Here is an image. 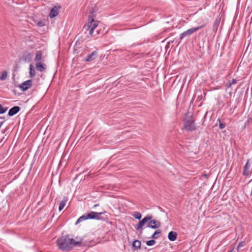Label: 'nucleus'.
Returning <instances> with one entry per match:
<instances>
[{
	"label": "nucleus",
	"mask_w": 252,
	"mask_h": 252,
	"mask_svg": "<svg viewBox=\"0 0 252 252\" xmlns=\"http://www.w3.org/2000/svg\"><path fill=\"white\" fill-rule=\"evenodd\" d=\"M82 240L81 238L74 239L68 236H64L59 239L57 241L59 248L63 251H70L75 247L80 246Z\"/></svg>",
	"instance_id": "f257e3e1"
},
{
	"label": "nucleus",
	"mask_w": 252,
	"mask_h": 252,
	"mask_svg": "<svg viewBox=\"0 0 252 252\" xmlns=\"http://www.w3.org/2000/svg\"><path fill=\"white\" fill-rule=\"evenodd\" d=\"M103 212H95L91 211L89 213L85 214L84 215L81 216L77 220L75 224H77L78 223L82 222L85 220L88 219H95V220H100V216L103 214Z\"/></svg>",
	"instance_id": "f03ea898"
},
{
	"label": "nucleus",
	"mask_w": 252,
	"mask_h": 252,
	"mask_svg": "<svg viewBox=\"0 0 252 252\" xmlns=\"http://www.w3.org/2000/svg\"><path fill=\"white\" fill-rule=\"evenodd\" d=\"M93 17L89 19L88 23L87 26H84V28L89 31L90 35H93L94 30L98 26L99 22L97 20H94Z\"/></svg>",
	"instance_id": "7ed1b4c3"
},
{
	"label": "nucleus",
	"mask_w": 252,
	"mask_h": 252,
	"mask_svg": "<svg viewBox=\"0 0 252 252\" xmlns=\"http://www.w3.org/2000/svg\"><path fill=\"white\" fill-rule=\"evenodd\" d=\"M184 126L187 131H193L195 129V126L191 116H187L184 120Z\"/></svg>",
	"instance_id": "20e7f679"
},
{
	"label": "nucleus",
	"mask_w": 252,
	"mask_h": 252,
	"mask_svg": "<svg viewBox=\"0 0 252 252\" xmlns=\"http://www.w3.org/2000/svg\"><path fill=\"white\" fill-rule=\"evenodd\" d=\"M153 216L151 215H147L142 220H140L138 224L135 226V229L137 230H140L142 229L143 225L146 223L148 222V221L152 220Z\"/></svg>",
	"instance_id": "39448f33"
},
{
	"label": "nucleus",
	"mask_w": 252,
	"mask_h": 252,
	"mask_svg": "<svg viewBox=\"0 0 252 252\" xmlns=\"http://www.w3.org/2000/svg\"><path fill=\"white\" fill-rule=\"evenodd\" d=\"M203 26H204V25L200 26H199V27H197L196 28H191V29H189L187 30L186 31L183 32L182 33H181L180 34V39H182L186 36L191 35L194 32H195L197 31L198 30H199V29H201Z\"/></svg>",
	"instance_id": "423d86ee"
},
{
	"label": "nucleus",
	"mask_w": 252,
	"mask_h": 252,
	"mask_svg": "<svg viewBox=\"0 0 252 252\" xmlns=\"http://www.w3.org/2000/svg\"><path fill=\"white\" fill-rule=\"evenodd\" d=\"M161 225L160 221L155 220H151L148 221L147 224V227L151 228L153 229H157L159 228Z\"/></svg>",
	"instance_id": "0eeeda50"
},
{
	"label": "nucleus",
	"mask_w": 252,
	"mask_h": 252,
	"mask_svg": "<svg viewBox=\"0 0 252 252\" xmlns=\"http://www.w3.org/2000/svg\"><path fill=\"white\" fill-rule=\"evenodd\" d=\"M32 82L31 80H27L20 84L19 85V88L23 91H26L31 87L32 85Z\"/></svg>",
	"instance_id": "6e6552de"
},
{
	"label": "nucleus",
	"mask_w": 252,
	"mask_h": 252,
	"mask_svg": "<svg viewBox=\"0 0 252 252\" xmlns=\"http://www.w3.org/2000/svg\"><path fill=\"white\" fill-rule=\"evenodd\" d=\"M61 8V7L60 5H55L51 9L49 16H57L59 14V11Z\"/></svg>",
	"instance_id": "1a4fd4ad"
},
{
	"label": "nucleus",
	"mask_w": 252,
	"mask_h": 252,
	"mask_svg": "<svg viewBox=\"0 0 252 252\" xmlns=\"http://www.w3.org/2000/svg\"><path fill=\"white\" fill-rule=\"evenodd\" d=\"M20 110V108L19 106H14L10 109L8 111V115L9 116H13L16 114H17Z\"/></svg>",
	"instance_id": "9d476101"
},
{
	"label": "nucleus",
	"mask_w": 252,
	"mask_h": 252,
	"mask_svg": "<svg viewBox=\"0 0 252 252\" xmlns=\"http://www.w3.org/2000/svg\"><path fill=\"white\" fill-rule=\"evenodd\" d=\"M97 56V52L96 51H94L93 53H92L91 54L89 55L86 59H85V61L87 62H91L94 61Z\"/></svg>",
	"instance_id": "9b49d317"
},
{
	"label": "nucleus",
	"mask_w": 252,
	"mask_h": 252,
	"mask_svg": "<svg viewBox=\"0 0 252 252\" xmlns=\"http://www.w3.org/2000/svg\"><path fill=\"white\" fill-rule=\"evenodd\" d=\"M251 167V164L249 163V161L246 163L244 166V169L243 172V174L245 176H248L250 173L251 171L250 170V168Z\"/></svg>",
	"instance_id": "f8f14e48"
},
{
	"label": "nucleus",
	"mask_w": 252,
	"mask_h": 252,
	"mask_svg": "<svg viewBox=\"0 0 252 252\" xmlns=\"http://www.w3.org/2000/svg\"><path fill=\"white\" fill-rule=\"evenodd\" d=\"M177 237V233L174 231H170L168 235V238L171 241L176 240Z\"/></svg>",
	"instance_id": "ddd939ff"
},
{
	"label": "nucleus",
	"mask_w": 252,
	"mask_h": 252,
	"mask_svg": "<svg viewBox=\"0 0 252 252\" xmlns=\"http://www.w3.org/2000/svg\"><path fill=\"white\" fill-rule=\"evenodd\" d=\"M68 200V198L66 197H63V199L60 202L59 204V211H62L64 206H65V204Z\"/></svg>",
	"instance_id": "4468645a"
},
{
	"label": "nucleus",
	"mask_w": 252,
	"mask_h": 252,
	"mask_svg": "<svg viewBox=\"0 0 252 252\" xmlns=\"http://www.w3.org/2000/svg\"><path fill=\"white\" fill-rule=\"evenodd\" d=\"M36 68L38 71L40 72L43 71L45 69L44 65L41 62H37L36 63Z\"/></svg>",
	"instance_id": "2eb2a0df"
},
{
	"label": "nucleus",
	"mask_w": 252,
	"mask_h": 252,
	"mask_svg": "<svg viewBox=\"0 0 252 252\" xmlns=\"http://www.w3.org/2000/svg\"><path fill=\"white\" fill-rule=\"evenodd\" d=\"M42 59V55L40 51H37L36 53V56L35 61L37 62H41Z\"/></svg>",
	"instance_id": "dca6fc26"
},
{
	"label": "nucleus",
	"mask_w": 252,
	"mask_h": 252,
	"mask_svg": "<svg viewBox=\"0 0 252 252\" xmlns=\"http://www.w3.org/2000/svg\"><path fill=\"white\" fill-rule=\"evenodd\" d=\"M35 75V70L34 69V66L31 64L30 65V72H29V75L30 77L32 78L34 77Z\"/></svg>",
	"instance_id": "f3484780"
},
{
	"label": "nucleus",
	"mask_w": 252,
	"mask_h": 252,
	"mask_svg": "<svg viewBox=\"0 0 252 252\" xmlns=\"http://www.w3.org/2000/svg\"><path fill=\"white\" fill-rule=\"evenodd\" d=\"M33 55L31 53H28L26 56L25 60L26 62H30L32 59Z\"/></svg>",
	"instance_id": "a211bd4d"
},
{
	"label": "nucleus",
	"mask_w": 252,
	"mask_h": 252,
	"mask_svg": "<svg viewBox=\"0 0 252 252\" xmlns=\"http://www.w3.org/2000/svg\"><path fill=\"white\" fill-rule=\"evenodd\" d=\"M132 246L136 249L140 248L141 246V242L138 240H135L133 242Z\"/></svg>",
	"instance_id": "6ab92c4d"
},
{
	"label": "nucleus",
	"mask_w": 252,
	"mask_h": 252,
	"mask_svg": "<svg viewBox=\"0 0 252 252\" xmlns=\"http://www.w3.org/2000/svg\"><path fill=\"white\" fill-rule=\"evenodd\" d=\"M7 76V72L6 71H3L0 76V80L2 81L4 80L6 78Z\"/></svg>",
	"instance_id": "aec40b11"
},
{
	"label": "nucleus",
	"mask_w": 252,
	"mask_h": 252,
	"mask_svg": "<svg viewBox=\"0 0 252 252\" xmlns=\"http://www.w3.org/2000/svg\"><path fill=\"white\" fill-rule=\"evenodd\" d=\"M161 231L160 230H157L152 236V238L153 239H157L158 238V234H160Z\"/></svg>",
	"instance_id": "412c9836"
},
{
	"label": "nucleus",
	"mask_w": 252,
	"mask_h": 252,
	"mask_svg": "<svg viewBox=\"0 0 252 252\" xmlns=\"http://www.w3.org/2000/svg\"><path fill=\"white\" fill-rule=\"evenodd\" d=\"M133 216L137 220H140L141 218V214L138 212H134Z\"/></svg>",
	"instance_id": "4be33fe9"
},
{
	"label": "nucleus",
	"mask_w": 252,
	"mask_h": 252,
	"mask_svg": "<svg viewBox=\"0 0 252 252\" xmlns=\"http://www.w3.org/2000/svg\"><path fill=\"white\" fill-rule=\"evenodd\" d=\"M37 25L38 27H42L46 25V21L43 20L40 21H38L37 23Z\"/></svg>",
	"instance_id": "5701e85b"
},
{
	"label": "nucleus",
	"mask_w": 252,
	"mask_h": 252,
	"mask_svg": "<svg viewBox=\"0 0 252 252\" xmlns=\"http://www.w3.org/2000/svg\"><path fill=\"white\" fill-rule=\"evenodd\" d=\"M156 244V241L154 240H151L146 242V244L148 246H153Z\"/></svg>",
	"instance_id": "b1692460"
},
{
	"label": "nucleus",
	"mask_w": 252,
	"mask_h": 252,
	"mask_svg": "<svg viewBox=\"0 0 252 252\" xmlns=\"http://www.w3.org/2000/svg\"><path fill=\"white\" fill-rule=\"evenodd\" d=\"M7 110V108H4L1 104H0V114H3L5 113Z\"/></svg>",
	"instance_id": "393cba45"
},
{
	"label": "nucleus",
	"mask_w": 252,
	"mask_h": 252,
	"mask_svg": "<svg viewBox=\"0 0 252 252\" xmlns=\"http://www.w3.org/2000/svg\"><path fill=\"white\" fill-rule=\"evenodd\" d=\"M97 10V8L96 7V6H95L90 10V13L92 14H93L94 13L96 12Z\"/></svg>",
	"instance_id": "a878e982"
},
{
	"label": "nucleus",
	"mask_w": 252,
	"mask_h": 252,
	"mask_svg": "<svg viewBox=\"0 0 252 252\" xmlns=\"http://www.w3.org/2000/svg\"><path fill=\"white\" fill-rule=\"evenodd\" d=\"M237 83V80L235 79H233L231 82L229 83L227 85V87H230L232 85L235 84Z\"/></svg>",
	"instance_id": "bb28decb"
},
{
	"label": "nucleus",
	"mask_w": 252,
	"mask_h": 252,
	"mask_svg": "<svg viewBox=\"0 0 252 252\" xmlns=\"http://www.w3.org/2000/svg\"><path fill=\"white\" fill-rule=\"evenodd\" d=\"M219 122H220V124H219V127L220 129H223L225 127V125L224 124H223L222 123H221L220 120H219Z\"/></svg>",
	"instance_id": "cd10ccee"
},
{
	"label": "nucleus",
	"mask_w": 252,
	"mask_h": 252,
	"mask_svg": "<svg viewBox=\"0 0 252 252\" xmlns=\"http://www.w3.org/2000/svg\"><path fill=\"white\" fill-rule=\"evenodd\" d=\"M245 245V243H244V242L242 241V242H241L239 243V245H238V248H241L242 247H243Z\"/></svg>",
	"instance_id": "c85d7f7f"
},
{
	"label": "nucleus",
	"mask_w": 252,
	"mask_h": 252,
	"mask_svg": "<svg viewBox=\"0 0 252 252\" xmlns=\"http://www.w3.org/2000/svg\"><path fill=\"white\" fill-rule=\"evenodd\" d=\"M220 22V18L216 19V20L215 21V26H218L219 25Z\"/></svg>",
	"instance_id": "c756f323"
},
{
	"label": "nucleus",
	"mask_w": 252,
	"mask_h": 252,
	"mask_svg": "<svg viewBox=\"0 0 252 252\" xmlns=\"http://www.w3.org/2000/svg\"><path fill=\"white\" fill-rule=\"evenodd\" d=\"M98 206V204H95L94 205V208Z\"/></svg>",
	"instance_id": "7c9ffc66"
},
{
	"label": "nucleus",
	"mask_w": 252,
	"mask_h": 252,
	"mask_svg": "<svg viewBox=\"0 0 252 252\" xmlns=\"http://www.w3.org/2000/svg\"><path fill=\"white\" fill-rule=\"evenodd\" d=\"M240 248H238V246L237 247V252H238L239 251Z\"/></svg>",
	"instance_id": "2f4dec72"
}]
</instances>
